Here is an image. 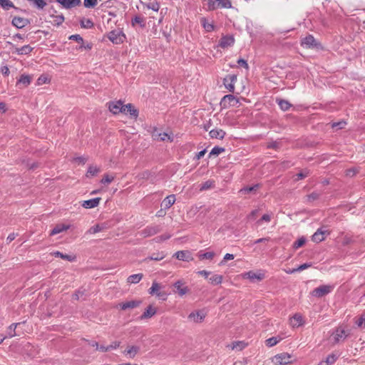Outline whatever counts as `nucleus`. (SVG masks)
Here are the masks:
<instances>
[{
	"instance_id": "obj_1",
	"label": "nucleus",
	"mask_w": 365,
	"mask_h": 365,
	"mask_svg": "<svg viewBox=\"0 0 365 365\" xmlns=\"http://www.w3.org/2000/svg\"><path fill=\"white\" fill-rule=\"evenodd\" d=\"M208 9L213 11L219 8L230 9L232 7L230 0H207Z\"/></svg>"
},
{
	"instance_id": "obj_2",
	"label": "nucleus",
	"mask_w": 365,
	"mask_h": 365,
	"mask_svg": "<svg viewBox=\"0 0 365 365\" xmlns=\"http://www.w3.org/2000/svg\"><path fill=\"white\" fill-rule=\"evenodd\" d=\"M333 289L334 286L329 284H324L314 289L312 291L311 294L313 297L322 298L331 292Z\"/></svg>"
},
{
	"instance_id": "obj_3",
	"label": "nucleus",
	"mask_w": 365,
	"mask_h": 365,
	"mask_svg": "<svg viewBox=\"0 0 365 365\" xmlns=\"http://www.w3.org/2000/svg\"><path fill=\"white\" fill-rule=\"evenodd\" d=\"M272 361L276 365H287L292 364V356L288 353H281L275 355Z\"/></svg>"
},
{
	"instance_id": "obj_4",
	"label": "nucleus",
	"mask_w": 365,
	"mask_h": 365,
	"mask_svg": "<svg viewBox=\"0 0 365 365\" xmlns=\"http://www.w3.org/2000/svg\"><path fill=\"white\" fill-rule=\"evenodd\" d=\"M349 335L344 328L342 327H337L332 334L333 340L334 344H338L340 341H344Z\"/></svg>"
},
{
	"instance_id": "obj_5",
	"label": "nucleus",
	"mask_w": 365,
	"mask_h": 365,
	"mask_svg": "<svg viewBox=\"0 0 365 365\" xmlns=\"http://www.w3.org/2000/svg\"><path fill=\"white\" fill-rule=\"evenodd\" d=\"M108 38L113 43L119 44L123 42L125 36L120 30L116 29L109 32Z\"/></svg>"
},
{
	"instance_id": "obj_6",
	"label": "nucleus",
	"mask_w": 365,
	"mask_h": 365,
	"mask_svg": "<svg viewBox=\"0 0 365 365\" xmlns=\"http://www.w3.org/2000/svg\"><path fill=\"white\" fill-rule=\"evenodd\" d=\"M160 231L159 225H150L144 228L140 232V235L143 237H148L158 233Z\"/></svg>"
},
{
	"instance_id": "obj_7",
	"label": "nucleus",
	"mask_w": 365,
	"mask_h": 365,
	"mask_svg": "<svg viewBox=\"0 0 365 365\" xmlns=\"http://www.w3.org/2000/svg\"><path fill=\"white\" fill-rule=\"evenodd\" d=\"M237 81V76L235 75H227L224 78V85L225 88L232 93L235 91V83Z\"/></svg>"
},
{
	"instance_id": "obj_8",
	"label": "nucleus",
	"mask_w": 365,
	"mask_h": 365,
	"mask_svg": "<svg viewBox=\"0 0 365 365\" xmlns=\"http://www.w3.org/2000/svg\"><path fill=\"white\" fill-rule=\"evenodd\" d=\"M12 25L16 26L17 29H23L24 27L30 24V21L29 19L19 17V16H14L12 19Z\"/></svg>"
},
{
	"instance_id": "obj_9",
	"label": "nucleus",
	"mask_w": 365,
	"mask_h": 365,
	"mask_svg": "<svg viewBox=\"0 0 365 365\" xmlns=\"http://www.w3.org/2000/svg\"><path fill=\"white\" fill-rule=\"evenodd\" d=\"M174 257H175L179 260L185 262H190L193 260V257H192L190 252L187 250L178 251L174 254Z\"/></svg>"
},
{
	"instance_id": "obj_10",
	"label": "nucleus",
	"mask_w": 365,
	"mask_h": 365,
	"mask_svg": "<svg viewBox=\"0 0 365 365\" xmlns=\"http://www.w3.org/2000/svg\"><path fill=\"white\" fill-rule=\"evenodd\" d=\"M235 43V38L232 36H225L220 38L219 41V46L225 48L233 46Z\"/></svg>"
},
{
	"instance_id": "obj_11",
	"label": "nucleus",
	"mask_w": 365,
	"mask_h": 365,
	"mask_svg": "<svg viewBox=\"0 0 365 365\" xmlns=\"http://www.w3.org/2000/svg\"><path fill=\"white\" fill-rule=\"evenodd\" d=\"M56 2L62 5V6L66 9H71L73 7L81 5V0H56Z\"/></svg>"
},
{
	"instance_id": "obj_12",
	"label": "nucleus",
	"mask_w": 365,
	"mask_h": 365,
	"mask_svg": "<svg viewBox=\"0 0 365 365\" xmlns=\"http://www.w3.org/2000/svg\"><path fill=\"white\" fill-rule=\"evenodd\" d=\"M141 304L140 300H131L125 302H122L118 304V307L122 310H126L128 309H134L139 307Z\"/></svg>"
},
{
	"instance_id": "obj_13",
	"label": "nucleus",
	"mask_w": 365,
	"mask_h": 365,
	"mask_svg": "<svg viewBox=\"0 0 365 365\" xmlns=\"http://www.w3.org/2000/svg\"><path fill=\"white\" fill-rule=\"evenodd\" d=\"M238 103V100L231 94L225 96L222 101L220 104L222 105L223 107H226L227 104L229 106H235Z\"/></svg>"
},
{
	"instance_id": "obj_14",
	"label": "nucleus",
	"mask_w": 365,
	"mask_h": 365,
	"mask_svg": "<svg viewBox=\"0 0 365 365\" xmlns=\"http://www.w3.org/2000/svg\"><path fill=\"white\" fill-rule=\"evenodd\" d=\"M123 105L120 101L116 102H110L108 106L109 110L113 114L122 113Z\"/></svg>"
},
{
	"instance_id": "obj_15",
	"label": "nucleus",
	"mask_w": 365,
	"mask_h": 365,
	"mask_svg": "<svg viewBox=\"0 0 365 365\" xmlns=\"http://www.w3.org/2000/svg\"><path fill=\"white\" fill-rule=\"evenodd\" d=\"M289 323L292 327H299L304 324V321L302 316L297 313L290 318Z\"/></svg>"
},
{
	"instance_id": "obj_16",
	"label": "nucleus",
	"mask_w": 365,
	"mask_h": 365,
	"mask_svg": "<svg viewBox=\"0 0 365 365\" xmlns=\"http://www.w3.org/2000/svg\"><path fill=\"white\" fill-rule=\"evenodd\" d=\"M123 113H129L130 116L134 118H136L138 115V110L135 108V107L131 103H128L127 105H124L123 107Z\"/></svg>"
},
{
	"instance_id": "obj_17",
	"label": "nucleus",
	"mask_w": 365,
	"mask_h": 365,
	"mask_svg": "<svg viewBox=\"0 0 365 365\" xmlns=\"http://www.w3.org/2000/svg\"><path fill=\"white\" fill-rule=\"evenodd\" d=\"M317 43L312 35H308L302 40V46L307 48H313L317 46Z\"/></svg>"
},
{
	"instance_id": "obj_18",
	"label": "nucleus",
	"mask_w": 365,
	"mask_h": 365,
	"mask_svg": "<svg viewBox=\"0 0 365 365\" xmlns=\"http://www.w3.org/2000/svg\"><path fill=\"white\" fill-rule=\"evenodd\" d=\"M101 200V197H96L88 200H85L83 202L82 206L86 209L94 208L99 205Z\"/></svg>"
},
{
	"instance_id": "obj_19",
	"label": "nucleus",
	"mask_w": 365,
	"mask_h": 365,
	"mask_svg": "<svg viewBox=\"0 0 365 365\" xmlns=\"http://www.w3.org/2000/svg\"><path fill=\"white\" fill-rule=\"evenodd\" d=\"M327 233V230H323L322 228H319L312 235V240L314 242H320L324 240V236Z\"/></svg>"
},
{
	"instance_id": "obj_20",
	"label": "nucleus",
	"mask_w": 365,
	"mask_h": 365,
	"mask_svg": "<svg viewBox=\"0 0 365 365\" xmlns=\"http://www.w3.org/2000/svg\"><path fill=\"white\" fill-rule=\"evenodd\" d=\"M174 287L177 289L178 294L181 297L186 294L189 292L187 287H182V283L181 281H177L174 284Z\"/></svg>"
},
{
	"instance_id": "obj_21",
	"label": "nucleus",
	"mask_w": 365,
	"mask_h": 365,
	"mask_svg": "<svg viewBox=\"0 0 365 365\" xmlns=\"http://www.w3.org/2000/svg\"><path fill=\"white\" fill-rule=\"evenodd\" d=\"M156 314V309L152 305L148 307L143 314L140 316V319H145L152 317Z\"/></svg>"
},
{
	"instance_id": "obj_22",
	"label": "nucleus",
	"mask_w": 365,
	"mask_h": 365,
	"mask_svg": "<svg viewBox=\"0 0 365 365\" xmlns=\"http://www.w3.org/2000/svg\"><path fill=\"white\" fill-rule=\"evenodd\" d=\"M33 50V48L29 45H25L21 48H15V51L13 52L18 55H26L30 53Z\"/></svg>"
},
{
	"instance_id": "obj_23",
	"label": "nucleus",
	"mask_w": 365,
	"mask_h": 365,
	"mask_svg": "<svg viewBox=\"0 0 365 365\" xmlns=\"http://www.w3.org/2000/svg\"><path fill=\"white\" fill-rule=\"evenodd\" d=\"M212 138L222 139L225 135V132L222 129H212L209 133Z\"/></svg>"
},
{
	"instance_id": "obj_24",
	"label": "nucleus",
	"mask_w": 365,
	"mask_h": 365,
	"mask_svg": "<svg viewBox=\"0 0 365 365\" xmlns=\"http://www.w3.org/2000/svg\"><path fill=\"white\" fill-rule=\"evenodd\" d=\"M175 202V196L174 195H170L168 197H166L161 205L164 207L165 209L170 208Z\"/></svg>"
},
{
	"instance_id": "obj_25",
	"label": "nucleus",
	"mask_w": 365,
	"mask_h": 365,
	"mask_svg": "<svg viewBox=\"0 0 365 365\" xmlns=\"http://www.w3.org/2000/svg\"><path fill=\"white\" fill-rule=\"evenodd\" d=\"M245 277L252 281H255V279L260 281L264 278V274L261 273L257 274L252 271H250L245 274Z\"/></svg>"
},
{
	"instance_id": "obj_26",
	"label": "nucleus",
	"mask_w": 365,
	"mask_h": 365,
	"mask_svg": "<svg viewBox=\"0 0 365 365\" xmlns=\"http://www.w3.org/2000/svg\"><path fill=\"white\" fill-rule=\"evenodd\" d=\"M153 137L154 139L160 140L162 141L168 139L169 141H173V137L170 136V135L168 134L167 133H154L153 134Z\"/></svg>"
},
{
	"instance_id": "obj_27",
	"label": "nucleus",
	"mask_w": 365,
	"mask_h": 365,
	"mask_svg": "<svg viewBox=\"0 0 365 365\" xmlns=\"http://www.w3.org/2000/svg\"><path fill=\"white\" fill-rule=\"evenodd\" d=\"M139 349L140 348L137 346H128V349L125 350L124 354L130 358H133L137 354Z\"/></svg>"
},
{
	"instance_id": "obj_28",
	"label": "nucleus",
	"mask_w": 365,
	"mask_h": 365,
	"mask_svg": "<svg viewBox=\"0 0 365 365\" xmlns=\"http://www.w3.org/2000/svg\"><path fill=\"white\" fill-rule=\"evenodd\" d=\"M143 277V274L141 273L132 274L128 277L127 282L131 284H137L142 279Z\"/></svg>"
},
{
	"instance_id": "obj_29",
	"label": "nucleus",
	"mask_w": 365,
	"mask_h": 365,
	"mask_svg": "<svg viewBox=\"0 0 365 365\" xmlns=\"http://www.w3.org/2000/svg\"><path fill=\"white\" fill-rule=\"evenodd\" d=\"M69 228L68 226L64 225H57L50 232V235H55L63 231L67 230Z\"/></svg>"
},
{
	"instance_id": "obj_30",
	"label": "nucleus",
	"mask_w": 365,
	"mask_h": 365,
	"mask_svg": "<svg viewBox=\"0 0 365 365\" xmlns=\"http://www.w3.org/2000/svg\"><path fill=\"white\" fill-rule=\"evenodd\" d=\"M53 256L56 257H60L63 259H66L69 262H72L73 261L74 259V257L71 256V255H66V254H63L59 251H56L54 252H53L52 254Z\"/></svg>"
},
{
	"instance_id": "obj_31",
	"label": "nucleus",
	"mask_w": 365,
	"mask_h": 365,
	"mask_svg": "<svg viewBox=\"0 0 365 365\" xmlns=\"http://www.w3.org/2000/svg\"><path fill=\"white\" fill-rule=\"evenodd\" d=\"M19 324V323H13L11 324L7 330V336L6 337L12 338L16 335V329L17 326Z\"/></svg>"
},
{
	"instance_id": "obj_32",
	"label": "nucleus",
	"mask_w": 365,
	"mask_h": 365,
	"mask_svg": "<svg viewBox=\"0 0 365 365\" xmlns=\"http://www.w3.org/2000/svg\"><path fill=\"white\" fill-rule=\"evenodd\" d=\"M215 257V253L213 252H202V251L198 252V257L200 260L202 259H212Z\"/></svg>"
},
{
	"instance_id": "obj_33",
	"label": "nucleus",
	"mask_w": 365,
	"mask_h": 365,
	"mask_svg": "<svg viewBox=\"0 0 365 365\" xmlns=\"http://www.w3.org/2000/svg\"><path fill=\"white\" fill-rule=\"evenodd\" d=\"M282 340V338L279 336H273L271 338L267 339L265 341V344L267 346L272 347L274 345H276L278 342H279Z\"/></svg>"
},
{
	"instance_id": "obj_34",
	"label": "nucleus",
	"mask_w": 365,
	"mask_h": 365,
	"mask_svg": "<svg viewBox=\"0 0 365 365\" xmlns=\"http://www.w3.org/2000/svg\"><path fill=\"white\" fill-rule=\"evenodd\" d=\"M214 186H215V181L212 180H208L201 184L200 190L201 191L207 190L214 187Z\"/></svg>"
},
{
	"instance_id": "obj_35",
	"label": "nucleus",
	"mask_w": 365,
	"mask_h": 365,
	"mask_svg": "<svg viewBox=\"0 0 365 365\" xmlns=\"http://www.w3.org/2000/svg\"><path fill=\"white\" fill-rule=\"evenodd\" d=\"M339 356V354H338L337 353H332L327 356V357L324 361L327 364V365H331L334 363H335V361L337 360Z\"/></svg>"
},
{
	"instance_id": "obj_36",
	"label": "nucleus",
	"mask_w": 365,
	"mask_h": 365,
	"mask_svg": "<svg viewBox=\"0 0 365 365\" xmlns=\"http://www.w3.org/2000/svg\"><path fill=\"white\" fill-rule=\"evenodd\" d=\"M209 282L215 285L220 284L222 282V276L220 274H214L209 278Z\"/></svg>"
},
{
	"instance_id": "obj_37",
	"label": "nucleus",
	"mask_w": 365,
	"mask_h": 365,
	"mask_svg": "<svg viewBox=\"0 0 365 365\" xmlns=\"http://www.w3.org/2000/svg\"><path fill=\"white\" fill-rule=\"evenodd\" d=\"M259 187V185L258 184H256L253 186H250V187H245L242 189H241L240 190V192L241 194H250V193H252L255 191H256L257 190V188Z\"/></svg>"
},
{
	"instance_id": "obj_38",
	"label": "nucleus",
	"mask_w": 365,
	"mask_h": 365,
	"mask_svg": "<svg viewBox=\"0 0 365 365\" xmlns=\"http://www.w3.org/2000/svg\"><path fill=\"white\" fill-rule=\"evenodd\" d=\"M0 6L6 10H9L11 8L17 9L15 7L14 4L9 0H0Z\"/></svg>"
},
{
	"instance_id": "obj_39",
	"label": "nucleus",
	"mask_w": 365,
	"mask_h": 365,
	"mask_svg": "<svg viewBox=\"0 0 365 365\" xmlns=\"http://www.w3.org/2000/svg\"><path fill=\"white\" fill-rule=\"evenodd\" d=\"M160 288V287L158 283L153 282L152 287L149 289V293L150 294H155L158 297H161V294L160 292H158Z\"/></svg>"
},
{
	"instance_id": "obj_40",
	"label": "nucleus",
	"mask_w": 365,
	"mask_h": 365,
	"mask_svg": "<svg viewBox=\"0 0 365 365\" xmlns=\"http://www.w3.org/2000/svg\"><path fill=\"white\" fill-rule=\"evenodd\" d=\"M278 105L282 110H288L291 107V104L286 100L280 99L278 101Z\"/></svg>"
},
{
	"instance_id": "obj_41",
	"label": "nucleus",
	"mask_w": 365,
	"mask_h": 365,
	"mask_svg": "<svg viewBox=\"0 0 365 365\" xmlns=\"http://www.w3.org/2000/svg\"><path fill=\"white\" fill-rule=\"evenodd\" d=\"M93 25V22L89 19H83L81 21V26L82 28L91 29Z\"/></svg>"
},
{
	"instance_id": "obj_42",
	"label": "nucleus",
	"mask_w": 365,
	"mask_h": 365,
	"mask_svg": "<svg viewBox=\"0 0 365 365\" xmlns=\"http://www.w3.org/2000/svg\"><path fill=\"white\" fill-rule=\"evenodd\" d=\"M188 317L190 319H193L195 322H201L204 319L205 316L201 314L200 312H192L189 314Z\"/></svg>"
},
{
	"instance_id": "obj_43",
	"label": "nucleus",
	"mask_w": 365,
	"mask_h": 365,
	"mask_svg": "<svg viewBox=\"0 0 365 365\" xmlns=\"http://www.w3.org/2000/svg\"><path fill=\"white\" fill-rule=\"evenodd\" d=\"M100 171L99 168L96 166H90L87 171V176H94Z\"/></svg>"
},
{
	"instance_id": "obj_44",
	"label": "nucleus",
	"mask_w": 365,
	"mask_h": 365,
	"mask_svg": "<svg viewBox=\"0 0 365 365\" xmlns=\"http://www.w3.org/2000/svg\"><path fill=\"white\" fill-rule=\"evenodd\" d=\"M320 194L316 192H313L311 194L307 195V201L308 202H312L314 200L319 199Z\"/></svg>"
},
{
	"instance_id": "obj_45",
	"label": "nucleus",
	"mask_w": 365,
	"mask_h": 365,
	"mask_svg": "<svg viewBox=\"0 0 365 365\" xmlns=\"http://www.w3.org/2000/svg\"><path fill=\"white\" fill-rule=\"evenodd\" d=\"M225 151L224 148L215 146L210 153V155H219L220 153Z\"/></svg>"
},
{
	"instance_id": "obj_46",
	"label": "nucleus",
	"mask_w": 365,
	"mask_h": 365,
	"mask_svg": "<svg viewBox=\"0 0 365 365\" xmlns=\"http://www.w3.org/2000/svg\"><path fill=\"white\" fill-rule=\"evenodd\" d=\"M103 227H101L100 225H96L91 227L87 231V233L88 234H96L101 230H103Z\"/></svg>"
},
{
	"instance_id": "obj_47",
	"label": "nucleus",
	"mask_w": 365,
	"mask_h": 365,
	"mask_svg": "<svg viewBox=\"0 0 365 365\" xmlns=\"http://www.w3.org/2000/svg\"><path fill=\"white\" fill-rule=\"evenodd\" d=\"M170 237H171V235L169 234H164V235L156 237L155 238L153 239V241H155L157 243H160L163 241H165V240L170 239Z\"/></svg>"
},
{
	"instance_id": "obj_48",
	"label": "nucleus",
	"mask_w": 365,
	"mask_h": 365,
	"mask_svg": "<svg viewBox=\"0 0 365 365\" xmlns=\"http://www.w3.org/2000/svg\"><path fill=\"white\" fill-rule=\"evenodd\" d=\"M146 7L148 9H151L154 11H158L160 9V4L157 1L151 2V3L146 4Z\"/></svg>"
},
{
	"instance_id": "obj_49",
	"label": "nucleus",
	"mask_w": 365,
	"mask_h": 365,
	"mask_svg": "<svg viewBox=\"0 0 365 365\" xmlns=\"http://www.w3.org/2000/svg\"><path fill=\"white\" fill-rule=\"evenodd\" d=\"M305 242H306V239L304 237H302L294 242L293 247L295 250H297V249L301 247L302 246H303L305 244Z\"/></svg>"
},
{
	"instance_id": "obj_50",
	"label": "nucleus",
	"mask_w": 365,
	"mask_h": 365,
	"mask_svg": "<svg viewBox=\"0 0 365 365\" xmlns=\"http://www.w3.org/2000/svg\"><path fill=\"white\" fill-rule=\"evenodd\" d=\"M98 4V0H84L83 5L86 8H93Z\"/></svg>"
},
{
	"instance_id": "obj_51",
	"label": "nucleus",
	"mask_w": 365,
	"mask_h": 365,
	"mask_svg": "<svg viewBox=\"0 0 365 365\" xmlns=\"http://www.w3.org/2000/svg\"><path fill=\"white\" fill-rule=\"evenodd\" d=\"M84 295H86V290L78 289L73 294V299L75 300H78Z\"/></svg>"
},
{
	"instance_id": "obj_52",
	"label": "nucleus",
	"mask_w": 365,
	"mask_h": 365,
	"mask_svg": "<svg viewBox=\"0 0 365 365\" xmlns=\"http://www.w3.org/2000/svg\"><path fill=\"white\" fill-rule=\"evenodd\" d=\"M356 324L360 328H365V313L361 315V317L356 322Z\"/></svg>"
},
{
	"instance_id": "obj_53",
	"label": "nucleus",
	"mask_w": 365,
	"mask_h": 365,
	"mask_svg": "<svg viewBox=\"0 0 365 365\" xmlns=\"http://www.w3.org/2000/svg\"><path fill=\"white\" fill-rule=\"evenodd\" d=\"M19 81V83L27 86L31 83V77L27 75H21Z\"/></svg>"
},
{
	"instance_id": "obj_54",
	"label": "nucleus",
	"mask_w": 365,
	"mask_h": 365,
	"mask_svg": "<svg viewBox=\"0 0 365 365\" xmlns=\"http://www.w3.org/2000/svg\"><path fill=\"white\" fill-rule=\"evenodd\" d=\"M36 8L38 9H42L46 5V3L44 0H34L32 1Z\"/></svg>"
},
{
	"instance_id": "obj_55",
	"label": "nucleus",
	"mask_w": 365,
	"mask_h": 365,
	"mask_svg": "<svg viewBox=\"0 0 365 365\" xmlns=\"http://www.w3.org/2000/svg\"><path fill=\"white\" fill-rule=\"evenodd\" d=\"M309 175V171L307 170H303L296 175V180H299L302 179H304V178L307 177Z\"/></svg>"
},
{
	"instance_id": "obj_56",
	"label": "nucleus",
	"mask_w": 365,
	"mask_h": 365,
	"mask_svg": "<svg viewBox=\"0 0 365 365\" xmlns=\"http://www.w3.org/2000/svg\"><path fill=\"white\" fill-rule=\"evenodd\" d=\"M165 257V255L163 253L153 254L150 257H149V259L150 260L160 261L163 259Z\"/></svg>"
},
{
	"instance_id": "obj_57",
	"label": "nucleus",
	"mask_w": 365,
	"mask_h": 365,
	"mask_svg": "<svg viewBox=\"0 0 365 365\" xmlns=\"http://www.w3.org/2000/svg\"><path fill=\"white\" fill-rule=\"evenodd\" d=\"M114 180V177L109 175H105L103 178L101 180V183L103 184H109Z\"/></svg>"
},
{
	"instance_id": "obj_58",
	"label": "nucleus",
	"mask_w": 365,
	"mask_h": 365,
	"mask_svg": "<svg viewBox=\"0 0 365 365\" xmlns=\"http://www.w3.org/2000/svg\"><path fill=\"white\" fill-rule=\"evenodd\" d=\"M64 21V17L63 15L54 16V24L59 26Z\"/></svg>"
},
{
	"instance_id": "obj_59",
	"label": "nucleus",
	"mask_w": 365,
	"mask_h": 365,
	"mask_svg": "<svg viewBox=\"0 0 365 365\" xmlns=\"http://www.w3.org/2000/svg\"><path fill=\"white\" fill-rule=\"evenodd\" d=\"M234 258H235L234 255L227 253V254L224 256L223 260H222V261L220 262V265H222V264H225V262L226 261L233 259Z\"/></svg>"
},
{
	"instance_id": "obj_60",
	"label": "nucleus",
	"mask_w": 365,
	"mask_h": 365,
	"mask_svg": "<svg viewBox=\"0 0 365 365\" xmlns=\"http://www.w3.org/2000/svg\"><path fill=\"white\" fill-rule=\"evenodd\" d=\"M69 39L74 40V41H77L78 43H81L82 44L83 43V39L79 34L71 35L69 37Z\"/></svg>"
},
{
	"instance_id": "obj_61",
	"label": "nucleus",
	"mask_w": 365,
	"mask_h": 365,
	"mask_svg": "<svg viewBox=\"0 0 365 365\" xmlns=\"http://www.w3.org/2000/svg\"><path fill=\"white\" fill-rule=\"evenodd\" d=\"M311 266H312L311 263H304V264H301L298 267L295 268V270H297V272H301V271H303V270L310 267Z\"/></svg>"
},
{
	"instance_id": "obj_62",
	"label": "nucleus",
	"mask_w": 365,
	"mask_h": 365,
	"mask_svg": "<svg viewBox=\"0 0 365 365\" xmlns=\"http://www.w3.org/2000/svg\"><path fill=\"white\" fill-rule=\"evenodd\" d=\"M245 347V344L242 341H237L233 344L232 349H238L242 350Z\"/></svg>"
},
{
	"instance_id": "obj_63",
	"label": "nucleus",
	"mask_w": 365,
	"mask_h": 365,
	"mask_svg": "<svg viewBox=\"0 0 365 365\" xmlns=\"http://www.w3.org/2000/svg\"><path fill=\"white\" fill-rule=\"evenodd\" d=\"M271 220V216L269 214H264L262 215L261 219L257 222L258 224H260L262 221H264L266 222H269Z\"/></svg>"
},
{
	"instance_id": "obj_64",
	"label": "nucleus",
	"mask_w": 365,
	"mask_h": 365,
	"mask_svg": "<svg viewBox=\"0 0 365 365\" xmlns=\"http://www.w3.org/2000/svg\"><path fill=\"white\" fill-rule=\"evenodd\" d=\"M357 170L355 168H350L346 170V175L353 177L356 175Z\"/></svg>"
}]
</instances>
